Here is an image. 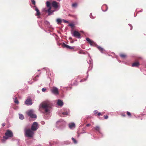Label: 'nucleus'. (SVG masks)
Segmentation results:
<instances>
[{
  "label": "nucleus",
  "instance_id": "1",
  "mask_svg": "<svg viewBox=\"0 0 146 146\" xmlns=\"http://www.w3.org/2000/svg\"><path fill=\"white\" fill-rule=\"evenodd\" d=\"M52 104L48 100L42 102L40 104V108L44 110L45 113H49L51 108Z\"/></svg>",
  "mask_w": 146,
  "mask_h": 146
},
{
  "label": "nucleus",
  "instance_id": "2",
  "mask_svg": "<svg viewBox=\"0 0 146 146\" xmlns=\"http://www.w3.org/2000/svg\"><path fill=\"white\" fill-rule=\"evenodd\" d=\"M34 132L30 129H25V135L28 137H32L34 135Z\"/></svg>",
  "mask_w": 146,
  "mask_h": 146
},
{
  "label": "nucleus",
  "instance_id": "3",
  "mask_svg": "<svg viewBox=\"0 0 146 146\" xmlns=\"http://www.w3.org/2000/svg\"><path fill=\"white\" fill-rule=\"evenodd\" d=\"M5 136L3 137V139L6 140L9 137H12L13 136V133L12 132L9 130H7L5 134Z\"/></svg>",
  "mask_w": 146,
  "mask_h": 146
},
{
  "label": "nucleus",
  "instance_id": "4",
  "mask_svg": "<svg viewBox=\"0 0 146 146\" xmlns=\"http://www.w3.org/2000/svg\"><path fill=\"white\" fill-rule=\"evenodd\" d=\"M27 115L31 118H36V115L33 114V111L32 110H30L27 111Z\"/></svg>",
  "mask_w": 146,
  "mask_h": 146
},
{
  "label": "nucleus",
  "instance_id": "5",
  "mask_svg": "<svg viewBox=\"0 0 146 146\" xmlns=\"http://www.w3.org/2000/svg\"><path fill=\"white\" fill-rule=\"evenodd\" d=\"M38 128L37 123L36 122H34L31 126V130L33 131H35Z\"/></svg>",
  "mask_w": 146,
  "mask_h": 146
},
{
  "label": "nucleus",
  "instance_id": "6",
  "mask_svg": "<svg viewBox=\"0 0 146 146\" xmlns=\"http://www.w3.org/2000/svg\"><path fill=\"white\" fill-rule=\"evenodd\" d=\"M72 36L77 38H79L81 37V34L77 31H74L72 33Z\"/></svg>",
  "mask_w": 146,
  "mask_h": 146
},
{
  "label": "nucleus",
  "instance_id": "7",
  "mask_svg": "<svg viewBox=\"0 0 146 146\" xmlns=\"http://www.w3.org/2000/svg\"><path fill=\"white\" fill-rule=\"evenodd\" d=\"M51 91L52 93L55 95H58L59 94L58 89L55 87H53Z\"/></svg>",
  "mask_w": 146,
  "mask_h": 146
},
{
  "label": "nucleus",
  "instance_id": "8",
  "mask_svg": "<svg viewBox=\"0 0 146 146\" xmlns=\"http://www.w3.org/2000/svg\"><path fill=\"white\" fill-rule=\"evenodd\" d=\"M62 46L63 47L66 48L67 49H68L70 50L74 49V46H70L68 45H67L64 43H63V44H62Z\"/></svg>",
  "mask_w": 146,
  "mask_h": 146
},
{
  "label": "nucleus",
  "instance_id": "9",
  "mask_svg": "<svg viewBox=\"0 0 146 146\" xmlns=\"http://www.w3.org/2000/svg\"><path fill=\"white\" fill-rule=\"evenodd\" d=\"M32 100L31 99L28 98L25 101V103L27 105H31L32 104Z\"/></svg>",
  "mask_w": 146,
  "mask_h": 146
},
{
  "label": "nucleus",
  "instance_id": "10",
  "mask_svg": "<svg viewBox=\"0 0 146 146\" xmlns=\"http://www.w3.org/2000/svg\"><path fill=\"white\" fill-rule=\"evenodd\" d=\"M86 40L92 45H94L95 44V43L92 40L90 39L89 38L87 37L86 38Z\"/></svg>",
  "mask_w": 146,
  "mask_h": 146
},
{
  "label": "nucleus",
  "instance_id": "11",
  "mask_svg": "<svg viewBox=\"0 0 146 146\" xmlns=\"http://www.w3.org/2000/svg\"><path fill=\"white\" fill-rule=\"evenodd\" d=\"M52 5L54 8L56 9L58 7V3L56 1H53L52 3Z\"/></svg>",
  "mask_w": 146,
  "mask_h": 146
},
{
  "label": "nucleus",
  "instance_id": "12",
  "mask_svg": "<svg viewBox=\"0 0 146 146\" xmlns=\"http://www.w3.org/2000/svg\"><path fill=\"white\" fill-rule=\"evenodd\" d=\"M139 65V63L138 62H136L133 63L132 64V66L133 67H138Z\"/></svg>",
  "mask_w": 146,
  "mask_h": 146
},
{
  "label": "nucleus",
  "instance_id": "13",
  "mask_svg": "<svg viewBox=\"0 0 146 146\" xmlns=\"http://www.w3.org/2000/svg\"><path fill=\"white\" fill-rule=\"evenodd\" d=\"M69 127L70 129L75 128V125L73 123H71L69 124Z\"/></svg>",
  "mask_w": 146,
  "mask_h": 146
},
{
  "label": "nucleus",
  "instance_id": "14",
  "mask_svg": "<svg viewBox=\"0 0 146 146\" xmlns=\"http://www.w3.org/2000/svg\"><path fill=\"white\" fill-rule=\"evenodd\" d=\"M57 104L58 106H62L63 105V102L61 100H58L57 102Z\"/></svg>",
  "mask_w": 146,
  "mask_h": 146
},
{
  "label": "nucleus",
  "instance_id": "15",
  "mask_svg": "<svg viewBox=\"0 0 146 146\" xmlns=\"http://www.w3.org/2000/svg\"><path fill=\"white\" fill-rule=\"evenodd\" d=\"M51 7H50L48 8L47 10V11L48 13V15H50L52 14V13L54 11H52L51 10Z\"/></svg>",
  "mask_w": 146,
  "mask_h": 146
},
{
  "label": "nucleus",
  "instance_id": "16",
  "mask_svg": "<svg viewBox=\"0 0 146 146\" xmlns=\"http://www.w3.org/2000/svg\"><path fill=\"white\" fill-rule=\"evenodd\" d=\"M119 56L122 58H124L127 57V55L123 53H121L119 54Z\"/></svg>",
  "mask_w": 146,
  "mask_h": 146
},
{
  "label": "nucleus",
  "instance_id": "17",
  "mask_svg": "<svg viewBox=\"0 0 146 146\" xmlns=\"http://www.w3.org/2000/svg\"><path fill=\"white\" fill-rule=\"evenodd\" d=\"M93 129H94L96 131L99 132V131L100 129V127L99 126H97L94 127Z\"/></svg>",
  "mask_w": 146,
  "mask_h": 146
},
{
  "label": "nucleus",
  "instance_id": "18",
  "mask_svg": "<svg viewBox=\"0 0 146 146\" xmlns=\"http://www.w3.org/2000/svg\"><path fill=\"white\" fill-rule=\"evenodd\" d=\"M35 10L36 12V16H38L40 15V13L39 12V10L38 9V8L36 7L35 8Z\"/></svg>",
  "mask_w": 146,
  "mask_h": 146
},
{
  "label": "nucleus",
  "instance_id": "19",
  "mask_svg": "<svg viewBox=\"0 0 146 146\" xmlns=\"http://www.w3.org/2000/svg\"><path fill=\"white\" fill-rule=\"evenodd\" d=\"M98 48L99 50L102 52L103 53L104 51V49L102 48L100 46H98Z\"/></svg>",
  "mask_w": 146,
  "mask_h": 146
},
{
  "label": "nucleus",
  "instance_id": "20",
  "mask_svg": "<svg viewBox=\"0 0 146 146\" xmlns=\"http://www.w3.org/2000/svg\"><path fill=\"white\" fill-rule=\"evenodd\" d=\"M46 5L47 7H48V8L51 7V6L50 3L49 1H47L46 2Z\"/></svg>",
  "mask_w": 146,
  "mask_h": 146
},
{
  "label": "nucleus",
  "instance_id": "21",
  "mask_svg": "<svg viewBox=\"0 0 146 146\" xmlns=\"http://www.w3.org/2000/svg\"><path fill=\"white\" fill-rule=\"evenodd\" d=\"M19 118L21 119H23L24 118V117L23 115L19 114Z\"/></svg>",
  "mask_w": 146,
  "mask_h": 146
},
{
  "label": "nucleus",
  "instance_id": "22",
  "mask_svg": "<svg viewBox=\"0 0 146 146\" xmlns=\"http://www.w3.org/2000/svg\"><path fill=\"white\" fill-rule=\"evenodd\" d=\"M56 21L58 24H59L62 22V20L60 19H57L56 20Z\"/></svg>",
  "mask_w": 146,
  "mask_h": 146
},
{
  "label": "nucleus",
  "instance_id": "23",
  "mask_svg": "<svg viewBox=\"0 0 146 146\" xmlns=\"http://www.w3.org/2000/svg\"><path fill=\"white\" fill-rule=\"evenodd\" d=\"M14 102L15 103L18 104L19 103V102L17 98H15Z\"/></svg>",
  "mask_w": 146,
  "mask_h": 146
},
{
  "label": "nucleus",
  "instance_id": "24",
  "mask_svg": "<svg viewBox=\"0 0 146 146\" xmlns=\"http://www.w3.org/2000/svg\"><path fill=\"white\" fill-rule=\"evenodd\" d=\"M31 1L32 3L35 5V6H34V7H35L36 6H35V5L36 3L35 1L34 0H31Z\"/></svg>",
  "mask_w": 146,
  "mask_h": 146
},
{
  "label": "nucleus",
  "instance_id": "25",
  "mask_svg": "<svg viewBox=\"0 0 146 146\" xmlns=\"http://www.w3.org/2000/svg\"><path fill=\"white\" fill-rule=\"evenodd\" d=\"M72 6L73 7H76L77 6V4L76 3L72 4Z\"/></svg>",
  "mask_w": 146,
  "mask_h": 146
},
{
  "label": "nucleus",
  "instance_id": "26",
  "mask_svg": "<svg viewBox=\"0 0 146 146\" xmlns=\"http://www.w3.org/2000/svg\"><path fill=\"white\" fill-rule=\"evenodd\" d=\"M72 139L74 143H77V141L74 138L72 137Z\"/></svg>",
  "mask_w": 146,
  "mask_h": 146
},
{
  "label": "nucleus",
  "instance_id": "27",
  "mask_svg": "<svg viewBox=\"0 0 146 146\" xmlns=\"http://www.w3.org/2000/svg\"><path fill=\"white\" fill-rule=\"evenodd\" d=\"M69 26L71 27L72 28H73L74 27V25L72 23H70L69 24Z\"/></svg>",
  "mask_w": 146,
  "mask_h": 146
},
{
  "label": "nucleus",
  "instance_id": "28",
  "mask_svg": "<svg viewBox=\"0 0 146 146\" xmlns=\"http://www.w3.org/2000/svg\"><path fill=\"white\" fill-rule=\"evenodd\" d=\"M104 118L105 119H107L108 118V116L107 115H104Z\"/></svg>",
  "mask_w": 146,
  "mask_h": 146
},
{
  "label": "nucleus",
  "instance_id": "29",
  "mask_svg": "<svg viewBox=\"0 0 146 146\" xmlns=\"http://www.w3.org/2000/svg\"><path fill=\"white\" fill-rule=\"evenodd\" d=\"M128 26L130 27V30H132V26L131 24H128Z\"/></svg>",
  "mask_w": 146,
  "mask_h": 146
},
{
  "label": "nucleus",
  "instance_id": "30",
  "mask_svg": "<svg viewBox=\"0 0 146 146\" xmlns=\"http://www.w3.org/2000/svg\"><path fill=\"white\" fill-rule=\"evenodd\" d=\"M62 114L64 115H67L68 114V113L66 112H63L62 113Z\"/></svg>",
  "mask_w": 146,
  "mask_h": 146
},
{
  "label": "nucleus",
  "instance_id": "31",
  "mask_svg": "<svg viewBox=\"0 0 146 146\" xmlns=\"http://www.w3.org/2000/svg\"><path fill=\"white\" fill-rule=\"evenodd\" d=\"M103 115V113L101 114L99 112L98 113V116H100V115Z\"/></svg>",
  "mask_w": 146,
  "mask_h": 146
},
{
  "label": "nucleus",
  "instance_id": "32",
  "mask_svg": "<svg viewBox=\"0 0 146 146\" xmlns=\"http://www.w3.org/2000/svg\"><path fill=\"white\" fill-rule=\"evenodd\" d=\"M46 90V89L44 88H43L42 89V90L43 92H44Z\"/></svg>",
  "mask_w": 146,
  "mask_h": 146
},
{
  "label": "nucleus",
  "instance_id": "33",
  "mask_svg": "<svg viewBox=\"0 0 146 146\" xmlns=\"http://www.w3.org/2000/svg\"><path fill=\"white\" fill-rule=\"evenodd\" d=\"M63 21V22L64 23H68V21L66 20H65L64 19H63L62 20Z\"/></svg>",
  "mask_w": 146,
  "mask_h": 146
},
{
  "label": "nucleus",
  "instance_id": "34",
  "mask_svg": "<svg viewBox=\"0 0 146 146\" xmlns=\"http://www.w3.org/2000/svg\"><path fill=\"white\" fill-rule=\"evenodd\" d=\"M98 111L97 110H95L94 111V113L95 114H96L98 113Z\"/></svg>",
  "mask_w": 146,
  "mask_h": 146
},
{
  "label": "nucleus",
  "instance_id": "35",
  "mask_svg": "<svg viewBox=\"0 0 146 146\" xmlns=\"http://www.w3.org/2000/svg\"><path fill=\"white\" fill-rule=\"evenodd\" d=\"M38 77V75L36 76V77L33 78V80L35 81H36V80H35V78L36 77Z\"/></svg>",
  "mask_w": 146,
  "mask_h": 146
},
{
  "label": "nucleus",
  "instance_id": "36",
  "mask_svg": "<svg viewBox=\"0 0 146 146\" xmlns=\"http://www.w3.org/2000/svg\"><path fill=\"white\" fill-rule=\"evenodd\" d=\"M90 125H91V124L90 123H88L86 125V126L87 127H89V126H90Z\"/></svg>",
  "mask_w": 146,
  "mask_h": 146
},
{
  "label": "nucleus",
  "instance_id": "37",
  "mask_svg": "<svg viewBox=\"0 0 146 146\" xmlns=\"http://www.w3.org/2000/svg\"><path fill=\"white\" fill-rule=\"evenodd\" d=\"M121 116H123V117H125V115L123 113H121Z\"/></svg>",
  "mask_w": 146,
  "mask_h": 146
},
{
  "label": "nucleus",
  "instance_id": "38",
  "mask_svg": "<svg viewBox=\"0 0 146 146\" xmlns=\"http://www.w3.org/2000/svg\"><path fill=\"white\" fill-rule=\"evenodd\" d=\"M2 125L3 126H4L5 125V123H3L2 124Z\"/></svg>",
  "mask_w": 146,
  "mask_h": 146
},
{
  "label": "nucleus",
  "instance_id": "39",
  "mask_svg": "<svg viewBox=\"0 0 146 146\" xmlns=\"http://www.w3.org/2000/svg\"><path fill=\"white\" fill-rule=\"evenodd\" d=\"M131 115V113L130 112H128V116H130Z\"/></svg>",
  "mask_w": 146,
  "mask_h": 146
},
{
  "label": "nucleus",
  "instance_id": "40",
  "mask_svg": "<svg viewBox=\"0 0 146 146\" xmlns=\"http://www.w3.org/2000/svg\"><path fill=\"white\" fill-rule=\"evenodd\" d=\"M105 6H106V7H107V9H106V10H107V8H108L107 7V5H105Z\"/></svg>",
  "mask_w": 146,
  "mask_h": 146
},
{
  "label": "nucleus",
  "instance_id": "41",
  "mask_svg": "<svg viewBox=\"0 0 146 146\" xmlns=\"http://www.w3.org/2000/svg\"><path fill=\"white\" fill-rule=\"evenodd\" d=\"M126 113H127V115H128V111H127V112H126Z\"/></svg>",
  "mask_w": 146,
  "mask_h": 146
},
{
  "label": "nucleus",
  "instance_id": "42",
  "mask_svg": "<svg viewBox=\"0 0 146 146\" xmlns=\"http://www.w3.org/2000/svg\"><path fill=\"white\" fill-rule=\"evenodd\" d=\"M59 122V121H58L57 122V123H58Z\"/></svg>",
  "mask_w": 146,
  "mask_h": 146
},
{
  "label": "nucleus",
  "instance_id": "43",
  "mask_svg": "<svg viewBox=\"0 0 146 146\" xmlns=\"http://www.w3.org/2000/svg\"><path fill=\"white\" fill-rule=\"evenodd\" d=\"M69 16H71V15H70V14H69Z\"/></svg>",
  "mask_w": 146,
  "mask_h": 146
}]
</instances>
